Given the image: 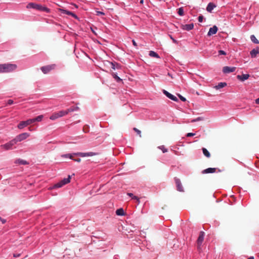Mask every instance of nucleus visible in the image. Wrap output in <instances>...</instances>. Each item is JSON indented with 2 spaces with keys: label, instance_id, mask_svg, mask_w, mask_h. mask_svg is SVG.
<instances>
[{
  "label": "nucleus",
  "instance_id": "nucleus-53",
  "mask_svg": "<svg viewBox=\"0 0 259 259\" xmlns=\"http://www.w3.org/2000/svg\"><path fill=\"white\" fill-rule=\"evenodd\" d=\"M138 204H139L140 203V199L139 198H138V199L136 200Z\"/></svg>",
  "mask_w": 259,
  "mask_h": 259
},
{
  "label": "nucleus",
  "instance_id": "nucleus-28",
  "mask_svg": "<svg viewBox=\"0 0 259 259\" xmlns=\"http://www.w3.org/2000/svg\"><path fill=\"white\" fill-rule=\"evenodd\" d=\"M116 214L118 215H124V210L122 208L117 209L116 211Z\"/></svg>",
  "mask_w": 259,
  "mask_h": 259
},
{
  "label": "nucleus",
  "instance_id": "nucleus-1",
  "mask_svg": "<svg viewBox=\"0 0 259 259\" xmlns=\"http://www.w3.org/2000/svg\"><path fill=\"white\" fill-rule=\"evenodd\" d=\"M98 155V153L95 152H87V153H83V152H77V153H74L73 154H66L62 155L61 156L62 157H65V158H69L71 159H73V157L74 156H79L81 157H86V156H93Z\"/></svg>",
  "mask_w": 259,
  "mask_h": 259
},
{
  "label": "nucleus",
  "instance_id": "nucleus-44",
  "mask_svg": "<svg viewBox=\"0 0 259 259\" xmlns=\"http://www.w3.org/2000/svg\"><path fill=\"white\" fill-rule=\"evenodd\" d=\"M20 256V253H14L13 254V256L14 257H19Z\"/></svg>",
  "mask_w": 259,
  "mask_h": 259
},
{
  "label": "nucleus",
  "instance_id": "nucleus-37",
  "mask_svg": "<svg viewBox=\"0 0 259 259\" xmlns=\"http://www.w3.org/2000/svg\"><path fill=\"white\" fill-rule=\"evenodd\" d=\"M198 19L199 22H202L203 20V16L202 15L199 16L198 18Z\"/></svg>",
  "mask_w": 259,
  "mask_h": 259
},
{
  "label": "nucleus",
  "instance_id": "nucleus-36",
  "mask_svg": "<svg viewBox=\"0 0 259 259\" xmlns=\"http://www.w3.org/2000/svg\"><path fill=\"white\" fill-rule=\"evenodd\" d=\"M133 130H134L135 132H136V133H137V134L138 135H139V136H140V137H141V136H141V132L139 130H138V128H137L136 127H134V128H133Z\"/></svg>",
  "mask_w": 259,
  "mask_h": 259
},
{
  "label": "nucleus",
  "instance_id": "nucleus-31",
  "mask_svg": "<svg viewBox=\"0 0 259 259\" xmlns=\"http://www.w3.org/2000/svg\"><path fill=\"white\" fill-rule=\"evenodd\" d=\"M16 162L20 164H23V165L28 164V162L26 161L22 160V159H18L16 161Z\"/></svg>",
  "mask_w": 259,
  "mask_h": 259
},
{
  "label": "nucleus",
  "instance_id": "nucleus-2",
  "mask_svg": "<svg viewBox=\"0 0 259 259\" xmlns=\"http://www.w3.org/2000/svg\"><path fill=\"white\" fill-rule=\"evenodd\" d=\"M26 8L27 9H33L40 11H44L48 13L50 12V9L47 7L33 3H30L28 4Z\"/></svg>",
  "mask_w": 259,
  "mask_h": 259
},
{
  "label": "nucleus",
  "instance_id": "nucleus-49",
  "mask_svg": "<svg viewBox=\"0 0 259 259\" xmlns=\"http://www.w3.org/2000/svg\"><path fill=\"white\" fill-rule=\"evenodd\" d=\"M132 42H133V44L134 46H135V47L137 46V44L134 40H133Z\"/></svg>",
  "mask_w": 259,
  "mask_h": 259
},
{
  "label": "nucleus",
  "instance_id": "nucleus-52",
  "mask_svg": "<svg viewBox=\"0 0 259 259\" xmlns=\"http://www.w3.org/2000/svg\"><path fill=\"white\" fill-rule=\"evenodd\" d=\"M138 197L137 196H134L133 197H132V199H135V200H137L138 199Z\"/></svg>",
  "mask_w": 259,
  "mask_h": 259
},
{
  "label": "nucleus",
  "instance_id": "nucleus-42",
  "mask_svg": "<svg viewBox=\"0 0 259 259\" xmlns=\"http://www.w3.org/2000/svg\"><path fill=\"white\" fill-rule=\"evenodd\" d=\"M96 13H97V15H104L105 14L104 13L102 12H101V11H96Z\"/></svg>",
  "mask_w": 259,
  "mask_h": 259
},
{
  "label": "nucleus",
  "instance_id": "nucleus-15",
  "mask_svg": "<svg viewBox=\"0 0 259 259\" xmlns=\"http://www.w3.org/2000/svg\"><path fill=\"white\" fill-rule=\"evenodd\" d=\"M250 75L248 74H243L242 75H238L237 78L241 81H244L249 77Z\"/></svg>",
  "mask_w": 259,
  "mask_h": 259
},
{
  "label": "nucleus",
  "instance_id": "nucleus-45",
  "mask_svg": "<svg viewBox=\"0 0 259 259\" xmlns=\"http://www.w3.org/2000/svg\"><path fill=\"white\" fill-rule=\"evenodd\" d=\"M73 160L75 161H76L77 162H79L81 161V159L80 158H77V159H72Z\"/></svg>",
  "mask_w": 259,
  "mask_h": 259
},
{
  "label": "nucleus",
  "instance_id": "nucleus-9",
  "mask_svg": "<svg viewBox=\"0 0 259 259\" xmlns=\"http://www.w3.org/2000/svg\"><path fill=\"white\" fill-rule=\"evenodd\" d=\"M175 181L177 186V190L180 192H183L184 189L180 180L178 178H176L175 179Z\"/></svg>",
  "mask_w": 259,
  "mask_h": 259
},
{
  "label": "nucleus",
  "instance_id": "nucleus-35",
  "mask_svg": "<svg viewBox=\"0 0 259 259\" xmlns=\"http://www.w3.org/2000/svg\"><path fill=\"white\" fill-rule=\"evenodd\" d=\"M178 13L180 16L184 15V10H183V8L182 7L178 9Z\"/></svg>",
  "mask_w": 259,
  "mask_h": 259
},
{
  "label": "nucleus",
  "instance_id": "nucleus-14",
  "mask_svg": "<svg viewBox=\"0 0 259 259\" xmlns=\"http://www.w3.org/2000/svg\"><path fill=\"white\" fill-rule=\"evenodd\" d=\"M163 94L166 96L168 98L170 99L171 100L174 101H178V99L177 98L172 95V94H170L169 93H168L167 91H165V90H163Z\"/></svg>",
  "mask_w": 259,
  "mask_h": 259
},
{
  "label": "nucleus",
  "instance_id": "nucleus-23",
  "mask_svg": "<svg viewBox=\"0 0 259 259\" xmlns=\"http://www.w3.org/2000/svg\"><path fill=\"white\" fill-rule=\"evenodd\" d=\"M58 118H59V117L57 112H55L53 113L52 115L50 117V119L52 120H54Z\"/></svg>",
  "mask_w": 259,
  "mask_h": 259
},
{
  "label": "nucleus",
  "instance_id": "nucleus-27",
  "mask_svg": "<svg viewBox=\"0 0 259 259\" xmlns=\"http://www.w3.org/2000/svg\"><path fill=\"white\" fill-rule=\"evenodd\" d=\"M79 109V108L78 106L72 107H70V108L68 109L67 111L69 113V112H73L75 111L78 110Z\"/></svg>",
  "mask_w": 259,
  "mask_h": 259
},
{
  "label": "nucleus",
  "instance_id": "nucleus-33",
  "mask_svg": "<svg viewBox=\"0 0 259 259\" xmlns=\"http://www.w3.org/2000/svg\"><path fill=\"white\" fill-rule=\"evenodd\" d=\"M158 148L159 149L161 150L162 151L163 153H165V152H167V149L163 145L160 146Z\"/></svg>",
  "mask_w": 259,
  "mask_h": 259
},
{
  "label": "nucleus",
  "instance_id": "nucleus-5",
  "mask_svg": "<svg viewBox=\"0 0 259 259\" xmlns=\"http://www.w3.org/2000/svg\"><path fill=\"white\" fill-rule=\"evenodd\" d=\"M204 237V233L203 231L200 232L199 237L197 240V249L199 251L201 249V245L203 241Z\"/></svg>",
  "mask_w": 259,
  "mask_h": 259
},
{
  "label": "nucleus",
  "instance_id": "nucleus-18",
  "mask_svg": "<svg viewBox=\"0 0 259 259\" xmlns=\"http://www.w3.org/2000/svg\"><path fill=\"white\" fill-rule=\"evenodd\" d=\"M259 54V51L257 49H253L250 51V54L252 58H255L257 54Z\"/></svg>",
  "mask_w": 259,
  "mask_h": 259
},
{
  "label": "nucleus",
  "instance_id": "nucleus-6",
  "mask_svg": "<svg viewBox=\"0 0 259 259\" xmlns=\"http://www.w3.org/2000/svg\"><path fill=\"white\" fill-rule=\"evenodd\" d=\"M55 67H56L55 64H51V65H47L45 66H42L41 67L40 69L44 73L47 74V73H49L50 71H51V70L54 69Z\"/></svg>",
  "mask_w": 259,
  "mask_h": 259
},
{
  "label": "nucleus",
  "instance_id": "nucleus-17",
  "mask_svg": "<svg viewBox=\"0 0 259 259\" xmlns=\"http://www.w3.org/2000/svg\"><path fill=\"white\" fill-rule=\"evenodd\" d=\"M215 7V5L212 3H210L208 4L207 6V8H206V10L209 12H211V11Z\"/></svg>",
  "mask_w": 259,
  "mask_h": 259
},
{
  "label": "nucleus",
  "instance_id": "nucleus-22",
  "mask_svg": "<svg viewBox=\"0 0 259 259\" xmlns=\"http://www.w3.org/2000/svg\"><path fill=\"white\" fill-rule=\"evenodd\" d=\"M202 152L203 154L207 158H209L210 157V154L208 152V151L205 148H202Z\"/></svg>",
  "mask_w": 259,
  "mask_h": 259
},
{
  "label": "nucleus",
  "instance_id": "nucleus-11",
  "mask_svg": "<svg viewBox=\"0 0 259 259\" xmlns=\"http://www.w3.org/2000/svg\"><path fill=\"white\" fill-rule=\"evenodd\" d=\"M180 27L185 30L189 31L192 30L194 27L193 23H191L189 24H181Z\"/></svg>",
  "mask_w": 259,
  "mask_h": 259
},
{
  "label": "nucleus",
  "instance_id": "nucleus-47",
  "mask_svg": "<svg viewBox=\"0 0 259 259\" xmlns=\"http://www.w3.org/2000/svg\"><path fill=\"white\" fill-rule=\"evenodd\" d=\"M127 195L131 197L132 198L134 196L133 193H127Z\"/></svg>",
  "mask_w": 259,
  "mask_h": 259
},
{
  "label": "nucleus",
  "instance_id": "nucleus-55",
  "mask_svg": "<svg viewBox=\"0 0 259 259\" xmlns=\"http://www.w3.org/2000/svg\"><path fill=\"white\" fill-rule=\"evenodd\" d=\"M74 6H75V7L76 8H78L77 6V5H74Z\"/></svg>",
  "mask_w": 259,
  "mask_h": 259
},
{
  "label": "nucleus",
  "instance_id": "nucleus-3",
  "mask_svg": "<svg viewBox=\"0 0 259 259\" xmlns=\"http://www.w3.org/2000/svg\"><path fill=\"white\" fill-rule=\"evenodd\" d=\"M3 73H9L15 70L17 66L15 64L5 63L2 64Z\"/></svg>",
  "mask_w": 259,
  "mask_h": 259
},
{
  "label": "nucleus",
  "instance_id": "nucleus-38",
  "mask_svg": "<svg viewBox=\"0 0 259 259\" xmlns=\"http://www.w3.org/2000/svg\"><path fill=\"white\" fill-rule=\"evenodd\" d=\"M219 54L220 55H226V53L225 51H223V50H220L219 51Z\"/></svg>",
  "mask_w": 259,
  "mask_h": 259
},
{
  "label": "nucleus",
  "instance_id": "nucleus-54",
  "mask_svg": "<svg viewBox=\"0 0 259 259\" xmlns=\"http://www.w3.org/2000/svg\"><path fill=\"white\" fill-rule=\"evenodd\" d=\"M144 2L143 0H140V3L143 4Z\"/></svg>",
  "mask_w": 259,
  "mask_h": 259
},
{
  "label": "nucleus",
  "instance_id": "nucleus-25",
  "mask_svg": "<svg viewBox=\"0 0 259 259\" xmlns=\"http://www.w3.org/2000/svg\"><path fill=\"white\" fill-rule=\"evenodd\" d=\"M149 56L152 57L159 58V56L156 52L151 51L149 52Z\"/></svg>",
  "mask_w": 259,
  "mask_h": 259
},
{
  "label": "nucleus",
  "instance_id": "nucleus-16",
  "mask_svg": "<svg viewBox=\"0 0 259 259\" xmlns=\"http://www.w3.org/2000/svg\"><path fill=\"white\" fill-rule=\"evenodd\" d=\"M216 169H217L216 168H210H210H206V169L203 170L202 171V173L203 174H208V173H213L216 171Z\"/></svg>",
  "mask_w": 259,
  "mask_h": 259
},
{
  "label": "nucleus",
  "instance_id": "nucleus-24",
  "mask_svg": "<svg viewBox=\"0 0 259 259\" xmlns=\"http://www.w3.org/2000/svg\"><path fill=\"white\" fill-rule=\"evenodd\" d=\"M111 65L112 68L114 70L120 68V66L117 63L111 62Z\"/></svg>",
  "mask_w": 259,
  "mask_h": 259
},
{
  "label": "nucleus",
  "instance_id": "nucleus-39",
  "mask_svg": "<svg viewBox=\"0 0 259 259\" xmlns=\"http://www.w3.org/2000/svg\"><path fill=\"white\" fill-rule=\"evenodd\" d=\"M178 97L180 98V99L182 101H186V99L185 98L183 97L182 96H181V95L180 94H178Z\"/></svg>",
  "mask_w": 259,
  "mask_h": 259
},
{
  "label": "nucleus",
  "instance_id": "nucleus-43",
  "mask_svg": "<svg viewBox=\"0 0 259 259\" xmlns=\"http://www.w3.org/2000/svg\"><path fill=\"white\" fill-rule=\"evenodd\" d=\"M14 102L12 100H9L8 101V105H12V104H13Z\"/></svg>",
  "mask_w": 259,
  "mask_h": 259
},
{
  "label": "nucleus",
  "instance_id": "nucleus-20",
  "mask_svg": "<svg viewBox=\"0 0 259 259\" xmlns=\"http://www.w3.org/2000/svg\"><path fill=\"white\" fill-rule=\"evenodd\" d=\"M226 85L227 83L226 82H220L217 85H215L214 88L215 89L219 90L226 87Z\"/></svg>",
  "mask_w": 259,
  "mask_h": 259
},
{
  "label": "nucleus",
  "instance_id": "nucleus-8",
  "mask_svg": "<svg viewBox=\"0 0 259 259\" xmlns=\"http://www.w3.org/2000/svg\"><path fill=\"white\" fill-rule=\"evenodd\" d=\"M15 144H16L15 141L14 140H12L11 141H10L9 142L7 143L4 145H1V147L2 148L4 149L5 150H8L11 149L12 147Z\"/></svg>",
  "mask_w": 259,
  "mask_h": 259
},
{
  "label": "nucleus",
  "instance_id": "nucleus-40",
  "mask_svg": "<svg viewBox=\"0 0 259 259\" xmlns=\"http://www.w3.org/2000/svg\"><path fill=\"white\" fill-rule=\"evenodd\" d=\"M83 131L85 133H87L89 132V130H88V126H84L83 128Z\"/></svg>",
  "mask_w": 259,
  "mask_h": 259
},
{
  "label": "nucleus",
  "instance_id": "nucleus-19",
  "mask_svg": "<svg viewBox=\"0 0 259 259\" xmlns=\"http://www.w3.org/2000/svg\"><path fill=\"white\" fill-rule=\"evenodd\" d=\"M59 117H63L68 114L67 109L66 110H61L57 112Z\"/></svg>",
  "mask_w": 259,
  "mask_h": 259
},
{
  "label": "nucleus",
  "instance_id": "nucleus-51",
  "mask_svg": "<svg viewBox=\"0 0 259 259\" xmlns=\"http://www.w3.org/2000/svg\"><path fill=\"white\" fill-rule=\"evenodd\" d=\"M255 103L257 104H259V97L255 100Z\"/></svg>",
  "mask_w": 259,
  "mask_h": 259
},
{
  "label": "nucleus",
  "instance_id": "nucleus-26",
  "mask_svg": "<svg viewBox=\"0 0 259 259\" xmlns=\"http://www.w3.org/2000/svg\"><path fill=\"white\" fill-rule=\"evenodd\" d=\"M112 76H113V77L117 81V82H119V81H122V79L117 76V74L116 73H114V72H113L112 73Z\"/></svg>",
  "mask_w": 259,
  "mask_h": 259
},
{
  "label": "nucleus",
  "instance_id": "nucleus-48",
  "mask_svg": "<svg viewBox=\"0 0 259 259\" xmlns=\"http://www.w3.org/2000/svg\"><path fill=\"white\" fill-rule=\"evenodd\" d=\"M0 220L2 221L3 224H5L6 223V220L1 218V217H0Z\"/></svg>",
  "mask_w": 259,
  "mask_h": 259
},
{
  "label": "nucleus",
  "instance_id": "nucleus-50",
  "mask_svg": "<svg viewBox=\"0 0 259 259\" xmlns=\"http://www.w3.org/2000/svg\"><path fill=\"white\" fill-rule=\"evenodd\" d=\"M3 73V66L2 64H0V73Z\"/></svg>",
  "mask_w": 259,
  "mask_h": 259
},
{
  "label": "nucleus",
  "instance_id": "nucleus-21",
  "mask_svg": "<svg viewBox=\"0 0 259 259\" xmlns=\"http://www.w3.org/2000/svg\"><path fill=\"white\" fill-rule=\"evenodd\" d=\"M43 118H44V116L42 115H39V116H37L35 118H32L33 123L34 122H40V121H41L42 120V119H43Z\"/></svg>",
  "mask_w": 259,
  "mask_h": 259
},
{
  "label": "nucleus",
  "instance_id": "nucleus-34",
  "mask_svg": "<svg viewBox=\"0 0 259 259\" xmlns=\"http://www.w3.org/2000/svg\"><path fill=\"white\" fill-rule=\"evenodd\" d=\"M64 185L63 184L62 181H61L60 182L54 185V188H60V187H62Z\"/></svg>",
  "mask_w": 259,
  "mask_h": 259
},
{
  "label": "nucleus",
  "instance_id": "nucleus-46",
  "mask_svg": "<svg viewBox=\"0 0 259 259\" xmlns=\"http://www.w3.org/2000/svg\"><path fill=\"white\" fill-rule=\"evenodd\" d=\"M170 37L174 43H177V41L176 39H175L171 35H170Z\"/></svg>",
  "mask_w": 259,
  "mask_h": 259
},
{
  "label": "nucleus",
  "instance_id": "nucleus-29",
  "mask_svg": "<svg viewBox=\"0 0 259 259\" xmlns=\"http://www.w3.org/2000/svg\"><path fill=\"white\" fill-rule=\"evenodd\" d=\"M250 39L254 44H259V41L256 39V37L254 35H251L250 36Z\"/></svg>",
  "mask_w": 259,
  "mask_h": 259
},
{
  "label": "nucleus",
  "instance_id": "nucleus-12",
  "mask_svg": "<svg viewBox=\"0 0 259 259\" xmlns=\"http://www.w3.org/2000/svg\"><path fill=\"white\" fill-rule=\"evenodd\" d=\"M235 70L236 67H230L228 66H225L223 67V71L224 73H229L235 71Z\"/></svg>",
  "mask_w": 259,
  "mask_h": 259
},
{
  "label": "nucleus",
  "instance_id": "nucleus-32",
  "mask_svg": "<svg viewBox=\"0 0 259 259\" xmlns=\"http://www.w3.org/2000/svg\"><path fill=\"white\" fill-rule=\"evenodd\" d=\"M203 118L202 117H198L195 119H192L191 120V122H197V121H202V120H203Z\"/></svg>",
  "mask_w": 259,
  "mask_h": 259
},
{
  "label": "nucleus",
  "instance_id": "nucleus-41",
  "mask_svg": "<svg viewBox=\"0 0 259 259\" xmlns=\"http://www.w3.org/2000/svg\"><path fill=\"white\" fill-rule=\"evenodd\" d=\"M195 135V133H189L187 134V137H192Z\"/></svg>",
  "mask_w": 259,
  "mask_h": 259
},
{
  "label": "nucleus",
  "instance_id": "nucleus-7",
  "mask_svg": "<svg viewBox=\"0 0 259 259\" xmlns=\"http://www.w3.org/2000/svg\"><path fill=\"white\" fill-rule=\"evenodd\" d=\"M33 123L32 119H29L26 121H21L19 124L18 125L17 127L19 129H22L25 126L31 124Z\"/></svg>",
  "mask_w": 259,
  "mask_h": 259
},
{
  "label": "nucleus",
  "instance_id": "nucleus-4",
  "mask_svg": "<svg viewBox=\"0 0 259 259\" xmlns=\"http://www.w3.org/2000/svg\"><path fill=\"white\" fill-rule=\"evenodd\" d=\"M30 136L29 134L27 133H23L18 135L13 140L15 141L16 144L18 142H21L24 140H25Z\"/></svg>",
  "mask_w": 259,
  "mask_h": 259
},
{
  "label": "nucleus",
  "instance_id": "nucleus-10",
  "mask_svg": "<svg viewBox=\"0 0 259 259\" xmlns=\"http://www.w3.org/2000/svg\"><path fill=\"white\" fill-rule=\"evenodd\" d=\"M59 11L63 14H67L68 15H71L74 18L78 19L77 16L74 13H73L70 11H67L66 10H64L63 9H59Z\"/></svg>",
  "mask_w": 259,
  "mask_h": 259
},
{
  "label": "nucleus",
  "instance_id": "nucleus-13",
  "mask_svg": "<svg viewBox=\"0 0 259 259\" xmlns=\"http://www.w3.org/2000/svg\"><path fill=\"white\" fill-rule=\"evenodd\" d=\"M218 30V27L215 25L213 26L212 27L209 28L207 35L211 36L213 34H215L217 32Z\"/></svg>",
  "mask_w": 259,
  "mask_h": 259
},
{
  "label": "nucleus",
  "instance_id": "nucleus-30",
  "mask_svg": "<svg viewBox=\"0 0 259 259\" xmlns=\"http://www.w3.org/2000/svg\"><path fill=\"white\" fill-rule=\"evenodd\" d=\"M70 178H71L70 176H69L68 178H65L63 180H62V182L63 184L65 185V184H68V183H69L70 181Z\"/></svg>",
  "mask_w": 259,
  "mask_h": 259
}]
</instances>
